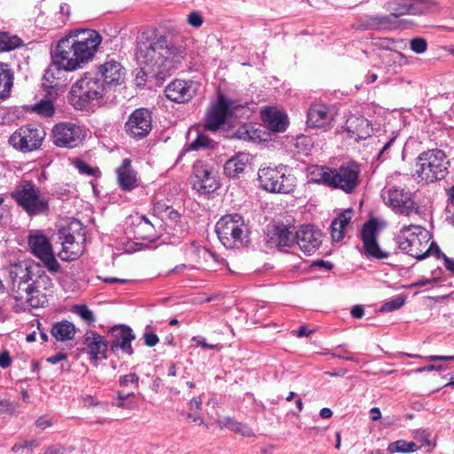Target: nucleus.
Wrapping results in <instances>:
<instances>
[{
	"instance_id": "37998d69",
	"label": "nucleus",
	"mask_w": 454,
	"mask_h": 454,
	"mask_svg": "<svg viewBox=\"0 0 454 454\" xmlns=\"http://www.w3.org/2000/svg\"><path fill=\"white\" fill-rule=\"evenodd\" d=\"M74 312L89 324H91L95 321L94 314L87 305H76L74 309Z\"/></svg>"
},
{
	"instance_id": "bb28decb",
	"label": "nucleus",
	"mask_w": 454,
	"mask_h": 454,
	"mask_svg": "<svg viewBox=\"0 0 454 454\" xmlns=\"http://www.w3.org/2000/svg\"><path fill=\"white\" fill-rule=\"evenodd\" d=\"M394 19V12L388 14L364 15L359 19L356 27L364 30H392Z\"/></svg>"
},
{
	"instance_id": "f704fd0d",
	"label": "nucleus",
	"mask_w": 454,
	"mask_h": 454,
	"mask_svg": "<svg viewBox=\"0 0 454 454\" xmlns=\"http://www.w3.org/2000/svg\"><path fill=\"white\" fill-rule=\"evenodd\" d=\"M13 76L10 70L6 69L3 64H0V98L4 99L9 97L11 89L13 85Z\"/></svg>"
},
{
	"instance_id": "412c9836",
	"label": "nucleus",
	"mask_w": 454,
	"mask_h": 454,
	"mask_svg": "<svg viewBox=\"0 0 454 454\" xmlns=\"http://www.w3.org/2000/svg\"><path fill=\"white\" fill-rule=\"evenodd\" d=\"M378 233L379 226L375 219H372L364 224L361 236L364 254L376 259H385L388 254L380 247L377 241Z\"/></svg>"
},
{
	"instance_id": "1a4fd4ad",
	"label": "nucleus",
	"mask_w": 454,
	"mask_h": 454,
	"mask_svg": "<svg viewBox=\"0 0 454 454\" xmlns=\"http://www.w3.org/2000/svg\"><path fill=\"white\" fill-rule=\"evenodd\" d=\"M11 197L28 215H37L49 210L47 198L32 182H23L11 192Z\"/></svg>"
},
{
	"instance_id": "39448f33",
	"label": "nucleus",
	"mask_w": 454,
	"mask_h": 454,
	"mask_svg": "<svg viewBox=\"0 0 454 454\" xmlns=\"http://www.w3.org/2000/svg\"><path fill=\"white\" fill-rule=\"evenodd\" d=\"M449 166L450 162L443 151L427 150L416 158L412 177L418 184H431L443 179L449 172Z\"/></svg>"
},
{
	"instance_id": "aec40b11",
	"label": "nucleus",
	"mask_w": 454,
	"mask_h": 454,
	"mask_svg": "<svg viewBox=\"0 0 454 454\" xmlns=\"http://www.w3.org/2000/svg\"><path fill=\"white\" fill-rule=\"evenodd\" d=\"M126 132L134 138L146 137L152 129L151 113L145 108L135 110L125 124Z\"/></svg>"
},
{
	"instance_id": "79ce46f5",
	"label": "nucleus",
	"mask_w": 454,
	"mask_h": 454,
	"mask_svg": "<svg viewBox=\"0 0 454 454\" xmlns=\"http://www.w3.org/2000/svg\"><path fill=\"white\" fill-rule=\"evenodd\" d=\"M405 302V298L403 295H398L394 299L385 302L380 309L382 312H389L400 309Z\"/></svg>"
},
{
	"instance_id": "f3484780",
	"label": "nucleus",
	"mask_w": 454,
	"mask_h": 454,
	"mask_svg": "<svg viewBox=\"0 0 454 454\" xmlns=\"http://www.w3.org/2000/svg\"><path fill=\"white\" fill-rule=\"evenodd\" d=\"M405 4H396L394 2H385L383 9L387 12H394L395 19L392 30L406 29L413 25V21L408 19H401L403 15H419L427 12L429 9H419L417 5L411 4V0H405Z\"/></svg>"
},
{
	"instance_id": "3c124183",
	"label": "nucleus",
	"mask_w": 454,
	"mask_h": 454,
	"mask_svg": "<svg viewBox=\"0 0 454 454\" xmlns=\"http://www.w3.org/2000/svg\"><path fill=\"white\" fill-rule=\"evenodd\" d=\"M237 422V420L231 417H224L217 420V425L219 426L220 428H228L231 431H233V428H235Z\"/></svg>"
},
{
	"instance_id": "20e7f679",
	"label": "nucleus",
	"mask_w": 454,
	"mask_h": 454,
	"mask_svg": "<svg viewBox=\"0 0 454 454\" xmlns=\"http://www.w3.org/2000/svg\"><path fill=\"white\" fill-rule=\"evenodd\" d=\"M309 182L351 193L360 183V168L356 163L341 165L338 168L312 166L309 168Z\"/></svg>"
},
{
	"instance_id": "0eeeda50",
	"label": "nucleus",
	"mask_w": 454,
	"mask_h": 454,
	"mask_svg": "<svg viewBox=\"0 0 454 454\" xmlns=\"http://www.w3.org/2000/svg\"><path fill=\"white\" fill-rule=\"evenodd\" d=\"M215 232L226 248L243 247L248 242L247 228L239 214L227 215L218 220Z\"/></svg>"
},
{
	"instance_id": "4be33fe9",
	"label": "nucleus",
	"mask_w": 454,
	"mask_h": 454,
	"mask_svg": "<svg viewBox=\"0 0 454 454\" xmlns=\"http://www.w3.org/2000/svg\"><path fill=\"white\" fill-rule=\"evenodd\" d=\"M335 110L324 104L311 105L307 113V124L310 128L327 130L333 126Z\"/></svg>"
},
{
	"instance_id": "f03ea898",
	"label": "nucleus",
	"mask_w": 454,
	"mask_h": 454,
	"mask_svg": "<svg viewBox=\"0 0 454 454\" xmlns=\"http://www.w3.org/2000/svg\"><path fill=\"white\" fill-rule=\"evenodd\" d=\"M101 42L96 30H74L59 41L51 55V66L67 72L82 68L93 59Z\"/></svg>"
},
{
	"instance_id": "f8f14e48",
	"label": "nucleus",
	"mask_w": 454,
	"mask_h": 454,
	"mask_svg": "<svg viewBox=\"0 0 454 454\" xmlns=\"http://www.w3.org/2000/svg\"><path fill=\"white\" fill-rule=\"evenodd\" d=\"M43 128L29 124L17 129L9 137V145L21 153H31L39 149L45 138Z\"/></svg>"
},
{
	"instance_id": "7ed1b4c3",
	"label": "nucleus",
	"mask_w": 454,
	"mask_h": 454,
	"mask_svg": "<svg viewBox=\"0 0 454 454\" xmlns=\"http://www.w3.org/2000/svg\"><path fill=\"white\" fill-rule=\"evenodd\" d=\"M9 277L11 294L16 301L31 308L43 307L47 303L53 283L45 272H40L36 265L27 262L11 265Z\"/></svg>"
},
{
	"instance_id": "4468645a",
	"label": "nucleus",
	"mask_w": 454,
	"mask_h": 454,
	"mask_svg": "<svg viewBox=\"0 0 454 454\" xmlns=\"http://www.w3.org/2000/svg\"><path fill=\"white\" fill-rule=\"evenodd\" d=\"M381 198L385 204L395 213L410 215L412 212L418 211L411 193L405 188H384L381 192Z\"/></svg>"
},
{
	"instance_id": "09e8293b",
	"label": "nucleus",
	"mask_w": 454,
	"mask_h": 454,
	"mask_svg": "<svg viewBox=\"0 0 454 454\" xmlns=\"http://www.w3.org/2000/svg\"><path fill=\"white\" fill-rule=\"evenodd\" d=\"M38 445H39V443L36 440L25 441L23 443L14 444L12 446V450L14 452H19L20 450H23V449H29L32 450L34 448L37 447Z\"/></svg>"
},
{
	"instance_id": "c9c22d12",
	"label": "nucleus",
	"mask_w": 454,
	"mask_h": 454,
	"mask_svg": "<svg viewBox=\"0 0 454 454\" xmlns=\"http://www.w3.org/2000/svg\"><path fill=\"white\" fill-rule=\"evenodd\" d=\"M22 41L17 35L7 32H0V52L10 51L21 44Z\"/></svg>"
},
{
	"instance_id": "2f4dec72",
	"label": "nucleus",
	"mask_w": 454,
	"mask_h": 454,
	"mask_svg": "<svg viewBox=\"0 0 454 454\" xmlns=\"http://www.w3.org/2000/svg\"><path fill=\"white\" fill-rule=\"evenodd\" d=\"M249 162V155L245 153H239L229 159L224 164V173L229 177H238L243 173Z\"/></svg>"
},
{
	"instance_id": "a18cd8bd",
	"label": "nucleus",
	"mask_w": 454,
	"mask_h": 454,
	"mask_svg": "<svg viewBox=\"0 0 454 454\" xmlns=\"http://www.w3.org/2000/svg\"><path fill=\"white\" fill-rule=\"evenodd\" d=\"M138 383H139V377L135 372H131V373L121 376L119 379V384L122 387L131 385L135 388H137Z\"/></svg>"
},
{
	"instance_id": "338daca9",
	"label": "nucleus",
	"mask_w": 454,
	"mask_h": 454,
	"mask_svg": "<svg viewBox=\"0 0 454 454\" xmlns=\"http://www.w3.org/2000/svg\"><path fill=\"white\" fill-rule=\"evenodd\" d=\"M238 434H240L243 436L251 437L254 436V434L250 427H248L247 424H242Z\"/></svg>"
},
{
	"instance_id": "473e14b6",
	"label": "nucleus",
	"mask_w": 454,
	"mask_h": 454,
	"mask_svg": "<svg viewBox=\"0 0 454 454\" xmlns=\"http://www.w3.org/2000/svg\"><path fill=\"white\" fill-rule=\"evenodd\" d=\"M51 332L57 340L67 341L74 339L76 329L74 324L65 320L54 324Z\"/></svg>"
},
{
	"instance_id": "b1692460",
	"label": "nucleus",
	"mask_w": 454,
	"mask_h": 454,
	"mask_svg": "<svg viewBox=\"0 0 454 454\" xmlns=\"http://www.w3.org/2000/svg\"><path fill=\"white\" fill-rule=\"evenodd\" d=\"M97 75L110 90L113 87L120 85L125 79V69L121 63L115 60H109L98 67Z\"/></svg>"
},
{
	"instance_id": "49530a36",
	"label": "nucleus",
	"mask_w": 454,
	"mask_h": 454,
	"mask_svg": "<svg viewBox=\"0 0 454 454\" xmlns=\"http://www.w3.org/2000/svg\"><path fill=\"white\" fill-rule=\"evenodd\" d=\"M207 253V250L201 246L197 245L196 243H192L186 249V254L189 257L193 260L200 258L201 255H205Z\"/></svg>"
},
{
	"instance_id": "2eb2a0df",
	"label": "nucleus",
	"mask_w": 454,
	"mask_h": 454,
	"mask_svg": "<svg viewBox=\"0 0 454 454\" xmlns=\"http://www.w3.org/2000/svg\"><path fill=\"white\" fill-rule=\"evenodd\" d=\"M192 188L200 194H208L219 187L217 173L212 166L203 161H196L191 177Z\"/></svg>"
},
{
	"instance_id": "5701e85b",
	"label": "nucleus",
	"mask_w": 454,
	"mask_h": 454,
	"mask_svg": "<svg viewBox=\"0 0 454 454\" xmlns=\"http://www.w3.org/2000/svg\"><path fill=\"white\" fill-rule=\"evenodd\" d=\"M321 239V231L313 225L301 226L295 232V243L306 255L314 254L319 248Z\"/></svg>"
},
{
	"instance_id": "a19ab883",
	"label": "nucleus",
	"mask_w": 454,
	"mask_h": 454,
	"mask_svg": "<svg viewBox=\"0 0 454 454\" xmlns=\"http://www.w3.org/2000/svg\"><path fill=\"white\" fill-rule=\"evenodd\" d=\"M73 165L78 169L80 174L87 175L90 176H98L100 171L98 168H94L88 165L84 160L76 158L73 160Z\"/></svg>"
},
{
	"instance_id": "a878e982",
	"label": "nucleus",
	"mask_w": 454,
	"mask_h": 454,
	"mask_svg": "<svg viewBox=\"0 0 454 454\" xmlns=\"http://www.w3.org/2000/svg\"><path fill=\"white\" fill-rule=\"evenodd\" d=\"M82 344L86 347L87 352L92 361L99 358H106L108 348L107 340L95 331L88 330L82 337Z\"/></svg>"
},
{
	"instance_id": "052dcab7",
	"label": "nucleus",
	"mask_w": 454,
	"mask_h": 454,
	"mask_svg": "<svg viewBox=\"0 0 454 454\" xmlns=\"http://www.w3.org/2000/svg\"><path fill=\"white\" fill-rule=\"evenodd\" d=\"M4 411L13 412L14 411V406L8 400H0V413L4 412Z\"/></svg>"
},
{
	"instance_id": "4d7b16f0",
	"label": "nucleus",
	"mask_w": 454,
	"mask_h": 454,
	"mask_svg": "<svg viewBox=\"0 0 454 454\" xmlns=\"http://www.w3.org/2000/svg\"><path fill=\"white\" fill-rule=\"evenodd\" d=\"M145 344L148 347H154L159 342V337L153 333H145Z\"/></svg>"
},
{
	"instance_id": "ddd939ff",
	"label": "nucleus",
	"mask_w": 454,
	"mask_h": 454,
	"mask_svg": "<svg viewBox=\"0 0 454 454\" xmlns=\"http://www.w3.org/2000/svg\"><path fill=\"white\" fill-rule=\"evenodd\" d=\"M30 252L38 258L43 265L51 273H57L59 263L55 258L48 238L39 231L30 232L27 237Z\"/></svg>"
},
{
	"instance_id": "393cba45",
	"label": "nucleus",
	"mask_w": 454,
	"mask_h": 454,
	"mask_svg": "<svg viewBox=\"0 0 454 454\" xmlns=\"http://www.w3.org/2000/svg\"><path fill=\"white\" fill-rule=\"evenodd\" d=\"M110 333L113 338L110 348L113 352L121 350L129 356L133 354L131 342L135 340V334L129 326L123 325L114 326L111 329Z\"/></svg>"
},
{
	"instance_id": "4c0bfd02",
	"label": "nucleus",
	"mask_w": 454,
	"mask_h": 454,
	"mask_svg": "<svg viewBox=\"0 0 454 454\" xmlns=\"http://www.w3.org/2000/svg\"><path fill=\"white\" fill-rule=\"evenodd\" d=\"M418 449V446L413 442H406L403 440L396 441L388 445V450L390 452H414Z\"/></svg>"
},
{
	"instance_id": "c03bdc74",
	"label": "nucleus",
	"mask_w": 454,
	"mask_h": 454,
	"mask_svg": "<svg viewBox=\"0 0 454 454\" xmlns=\"http://www.w3.org/2000/svg\"><path fill=\"white\" fill-rule=\"evenodd\" d=\"M410 49L417 54H422L427 50V42L422 37L412 38L410 41Z\"/></svg>"
},
{
	"instance_id": "ea45409f",
	"label": "nucleus",
	"mask_w": 454,
	"mask_h": 454,
	"mask_svg": "<svg viewBox=\"0 0 454 454\" xmlns=\"http://www.w3.org/2000/svg\"><path fill=\"white\" fill-rule=\"evenodd\" d=\"M133 396H135L134 392L124 394L121 391H117L116 397L114 401V405L122 409H133L135 405L131 401H129V398Z\"/></svg>"
},
{
	"instance_id": "6e6552de",
	"label": "nucleus",
	"mask_w": 454,
	"mask_h": 454,
	"mask_svg": "<svg viewBox=\"0 0 454 454\" xmlns=\"http://www.w3.org/2000/svg\"><path fill=\"white\" fill-rule=\"evenodd\" d=\"M107 91L97 74L92 75L86 73L73 84L70 91L71 101L75 108L83 109L92 101L102 99Z\"/></svg>"
},
{
	"instance_id": "5fc2aeb1",
	"label": "nucleus",
	"mask_w": 454,
	"mask_h": 454,
	"mask_svg": "<svg viewBox=\"0 0 454 454\" xmlns=\"http://www.w3.org/2000/svg\"><path fill=\"white\" fill-rule=\"evenodd\" d=\"M343 230H344V227H342L340 224L334 226V222L333 221L332 222L331 234H332V238L334 241H340L343 238Z\"/></svg>"
},
{
	"instance_id": "bf43d9fd",
	"label": "nucleus",
	"mask_w": 454,
	"mask_h": 454,
	"mask_svg": "<svg viewBox=\"0 0 454 454\" xmlns=\"http://www.w3.org/2000/svg\"><path fill=\"white\" fill-rule=\"evenodd\" d=\"M12 364V358L10 356L9 352L3 351L0 353V367L6 369L10 367Z\"/></svg>"
},
{
	"instance_id": "0e129e2a",
	"label": "nucleus",
	"mask_w": 454,
	"mask_h": 454,
	"mask_svg": "<svg viewBox=\"0 0 454 454\" xmlns=\"http://www.w3.org/2000/svg\"><path fill=\"white\" fill-rule=\"evenodd\" d=\"M364 314V309L361 305H356L351 309V315L355 318H362Z\"/></svg>"
},
{
	"instance_id": "7c9ffc66",
	"label": "nucleus",
	"mask_w": 454,
	"mask_h": 454,
	"mask_svg": "<svg viewBox=\"0 0 454 454\" xmlns=\"http://www.w3.org/2000/svg\"><path fill=\"white\" fill-rule=\"evenodd\" d=\"M262 116L270 129L278 132H283L286 130L288 121L286 114L283 112L269 108L262 112Z\"/></svg>"
},
{
	"instance_id": "cd10ccee",
	"label": "nucleus",
	"mask_w": 454,
	"mask_h": 454,
	"mask_svg": "<svg viewBox=\"0 0 454 454\" xmlns=\"http://www.w3.org/2000/svg\"><path fill=\"white\" fill-rule=\"evenodd\" d=\"M345 129L349 134V137L356 142L369 137L372 130L367 119L355 114L348 117Z\"/></svg>"
},
{
	"instance_id": "6ab92c4d",
	"label": "nucleus",
	"mask_w": 454,
	"mask_h": 454,
	"mask_svg": "<svg viewBox=\"0 0 454 454\" xmlns=\"http://www.w3.org/2000/svg\"><path fill=\"white\" fill-rule=\"evenodd\" d=\"M200 83L194 81L176 79L170 82L164 90L168 99L184 104L190 101L199 91Z\"/></svg>"
},
{
	"instance_id": "603ef678",
	"label": "nucleus",
	"mask_w": 454,
	"mask_h": 454,
	"mask_svg": "<svg viewBox=\"0 0 454 454\" xmlns=\"http://www.w3.org/2000/svg\"><path fill=\"white\" fill-rule=\"evenodd\" d=\"M187 22L194 27H200L203 23V18L199 12H193L189 14Z\"/></svg>"
},
{
	"instance_id": "8fccbe9b",
	"label": "nucleus",
	"mask_w": 454,
	"mask_h": 454,
	"mask_svg": "<svg viewBox=\"0 0 454 454\" xmlns=\"http://www.w3.org/2000/svg\"><path fill=\"white\" fill-rule=\"evenodd\" d=\"M192 340L196 343V345L200 346L203 348H209V349H220L221 346L218 344H208L206 341V339L201 336H194L192 337Z\"/></svg>"
},
{
	"instance_id": "864d4df0",
	"label": "nucleus",
	"mask_w": 454,
	"mask_h": 454,
	"mask_svg": "<svg viewBox=\"0 0 454 454\" xmlns=\"http://www.w3.org/2000/svg\"><path fill=\"white\" fill-rule=\"evenodd\" d=\"M198 411H189L188 412H186L184 414L185 416V419L189 421V422H194V423H198L200 425H205L206 427H207V425H206L204 423V420L200 416V414L197 412Z\"/></svg>"
},
{
	"instance_id": "9d476101",
	"label": "nucleus",
	"mask_w": 454,
	"mask_h": 454,
	"mask_svg": "<svg viewBox=\"0 0 454 454\" xmlns=\"http://www.w3.org/2000/svg\"><path fill=\"white\" fill-rule=\"evenodd\" d=\"M258 180L261 187L268 192L288 194L294 191L295 177L288 173V168L278 165L274 168H261L258 171Z\"/></svg>"
},
{
	"instance_id": "de8ad7c7",
	"label": "nucleus",
	"mask_w": 454,
	"mask_h": 454,
	"mask_svg": "<svg viewBox=\"0 0 454 454\" xmlns=\"http://www.w3.org/2000/svg\"><path fill=\"white\" fill-rule=\"evenodd\" d=\"M352 215H353V211L351 209H348V210H345L344 212L340 213L339 215V216L333 220L334 226L340 224L345 228L348 224V223L352 217Z\"/></svg>"
},
{
	"instance_id": "72a5a7b5",
	"label": "nucleus",
	"mask_w": 454,
	"mask_h": 454,
	"mask_svg": "<svg viewBox=\"0 0 454 454\" xmlns=\"http://www.w3.org/2000/svg\"><path fill=\"white\" fill-rule=\"evenodd\" d=\"M262 131L254 129L253 126L245 124L237 129L234 137L238 139L258 143L262 141Z\"/></svg>"
},
{
	"instance_id": "a211bd4d",
	"label": "nucleus",
	"mask_w": 454,
	"mask_h": 454,
	"mask_svg": "<svg viewBox=\"0 0 454 454\" xmlns=\"http://www.w3.org/2000/svg\"><path fill=\"white\" fill-rule=\"evenodd\" d=\"M231 110L229 102L219 95L217 100L211 103L204 121V127L210 131L218 130L231 115Z\"/></svg>"
},
{
	"instance_id": "f257e3e1",
	"label": "nucleus",
	"mask_w": 454,
	"mask_h": 454,
	"mask_svg": "<svg viewBox=\"0 0 454 454\" xmlns=\"http://www.w3.org/2000/svg\"><path fill=\"white\" fill-rule=\"evenodd\" d=\"M184 50L154 27L137 37L136 60L143 74L166 75L184 58Z\"/></svg>"
},
{
	"instance_id": "13d9d810",
	"label": "nucleus",
	"mask_w": 454,
	"mask_h": 454,
	"mask_svg": "<svg viewBox=\"0 0 454 454\" xmlns=\"http://www.w3.org/2000/svg\"><path fill=\"white\" fill-rule=\"evenodd\" d=\"M52 419H50L46 416L40 417L35 422L36 427L43 430L50 427L51 426H52Z\"/></svg>"
},
{
	"instance_id": "e433bc0d",
	"label": "nucleus",
	"mask_w": 454,
	"mask_h": 454,
	"mask_svg": "<svg viewBox=\"0 0 454 454\" xmlns=\"http://www.w3.org/2000/svg\"><path fill=\"white\" fill-rule=\"evenodd\" d=\"M33 112L43 117H51L55 113V107L51 99H42L32 107Z\"/></svg>"
},
{
	"instance_id": "e2e57ef3",
	"label": "nucleus",
	"mask_w": 454,
	"mask_h": 454,
	"mask_svg": "<svg viewBox=\"0 0 454 454\" xmlns=\"http://www.w3.org/2000/svg\"><path fill=\"white\" fill-rule=\"evenodd\" d=\"M67 355L64 354V353H58L54 356H51L50 357L47 358V361L52 364H56L58 363H59L60 361L62 360H66L67 359Z\"/></svg>"
},
{
	"instance_id": "774afa93",
	"label": "nucleus",
	"mask_w": 454,
	"mask_h": 454,
	"mask_svg": "<svg viewBox=\"0 0 454 454\" xmlns=\"http://www.w3.org/2000/svg\"><path fill=\"white\" fill-rule=\"evenodd\" d=\"M45 454H66V449L60 446H51L47 449Z\"/></svg>"
},
{
	"instance_id": "680f3d73",
	"label": "nucleus",
	"mask_w": 454,
	"mask_h": 454,
	"mask_svg": "<svg viewBox=\"0 0 454 454\" xmlns=\"http://www.w3.org/2000/svg\"><path fill=\"white\" fill-rule=\"evenodd\" d=\"M138 227L142 228V229H145L146 231L153 229V223L145 215L139 216Z\"/></svg>"
},
{
	"instance_id": "58836bf2",
	"label": "nucleus",
	"mask_w": 454,
	"mask_h": 454,
	"mask_svg": "<svg viewBox=\"0 0 454 454\" xmlns=\"http://www.w3.org/2000/svg\"><path fill=\"white\" fill-rule=\"evenodd\" d=\"M212 147H214V141L203 134H199L197 136L196 139H194L189 145L188 149L192 150V151H200L202 149L212 148Z\"/></svg>"
},
{
	"instance_id": "423d86ee",
	"label": "nucleus",
	"mask_w": 454,
	"mask_h": 454,
	"mask_svg": "<svg viewBox=\"0 0 454 454\" xmlns=\"http://www.w3.org/2000/svg\"><path fill=\"white\" fill-rule=\"evenodd\" d=\"M398 247L409 255L422 260L434 249V242H430V233L420 225L403 226L395 236Z\"/></svg>"
},
{
	"instance_id": "69168bd1",
	"label": "nucleus",
	"mask_w": 454,
	"mask_h": 454,
	"mask_svg": "<svg viewBox=\"0 0 454 454\" xmlns=\"http://www.w3.org/2000/svg\"><path fill=\"white\" fill-rule=\"evenodd\" d=\"M202 401L200 398H192L189 403V409L191 411H200L201 409Z\"/></svg>"
},
{
	"instance_id": "dca6fc26",
	"label": "nucleus",
	"mask_w": 454,
	"mask_h": 454,
	"mask_svg": "<svg viewBox=\"0 0 454 454\" xmlns=\"http://www.w3.org/2000/svg\"><path fill=\"white\" fill-rule=\"evenodd\" d=\"M51 138L58 147L74 148L82 141L83 134L80 126L64 121L53 126Z\"/></svg>"
},
{
	"instance_id": "c756f323",
	"label": "nucleus",
	"mask_w": 454,
	"mask_h": 454,
	"mask_svg": "<svg viewBox=\"0 0 454 454\" xmlns=\"http://www.w3.org/2000/svg\"><path fill=\"white\" fill-rule=\"evenodd\" d=\"M118 183L122 190L130 191L137 186V173L131 168L129 159H124L117 168Z\"/></svg>"
},
{
	"instance_id": "c85d7f7f",
	"label": "nucleus",
	"mask_w": 454,
	"mask_h": 454,
	"mask_svg": "<svg viewBox=\"0 0 454 454\" xmlns=\"http://www.w3.org/2000/svg\"><path fill=\"white\" fill-rule=\"evenodd\" d=\"M267 242L270 247H289L295 242L294 229L284 224L274 225L268 233Z\"/></svg>"
},
{
	"instance_id": "9b49d317",
	"label": "nucleus",
	"mask_w": 454,
	"mask_h": 454,
	"mask_svg": "<svg viewBox=\"0 0 454 454\" xmlns=\"http://www.w3.org/2000/svg\"><path fill=\"white\" fill-rule=\"evenodd\" d=\"M62 250L59 256L63 261H74L84 252L85 235L80 222H74L68 229L60 231Z\"/></svg>"
},
{
	"instance_id": "6e6d98bb",
	"label": "nucleus",
	"mask_w": 454,
	"mask_h": 454,
	"mask_svg": "<svg viewBox=\"0 0 454 454\" xmlns=\"http://www.w3.org/2000/svg\"><path fill=\"white\" fill-rule=\"evenodd\" d=\"M435 253L438 257H440L441 255L443 257L444 265L446 269L454 273V259L449 258L444 254H442L437 246H435Z\"/></svg>"
}]
</instances>
